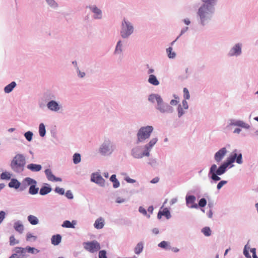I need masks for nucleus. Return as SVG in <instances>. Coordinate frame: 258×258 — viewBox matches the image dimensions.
<instances>
[{
    "label": "nucleus",
    "instance_id": "nucleus-21",
    "mask_svg": "<svg viewBox=\"0 0 258 258\" xmlns=\"http://www.w3.org/2000/svg\"><path fill=\"white\" fill-rule=\"evenodd\" d=\"M20 183L17 179H12L9 182V186L10 187H14L16 189H18L20 186Z\"/></svg>",
    "mask_w": 258,
    "mask_h": 258
},
{
    "label": "nucleus",
    "instance_id": "nucleus-12",
    "mask_svg": "<svg viewBox=\"0 0 258 258\" xmlns=\"http://www.w3.org/2000/svg\"><path fill=\"white\" fill-rule=\"evenodd\" d=\"M227 153L226 148H222L217 152L214 156L215 160L217 162H220Z\"/></svg>",
    "mask_w": 258,
    "mask_h": 258
},
{
    "label": "nucleus",
    "instance_id": "nucleus-38",
    "mask_svg": "<svg viewBox=\"0 0 258 258\" xmlns=\"http://www.w3.org/2000/svg\"><path fill=\"white\" fill-rule=\"evenodd\" d=\"M19 243V241L16 240L14 235H12L10 237V244L11 245H14Z\"/></svg>",
    "mask_w": 258,
    "mask_h": 258
},
{
    "label": "nucleus",
    "instance_id": "nucleus-10",
    "mask_svg": "<svg viewBox=\"0 0 258 258\" xmlns=\"http://www.w3.org/2000/svg\"><path fill=\"white\" fill-rule=\"evenodd\" d=\"M16 253L13 254L9 258H25V250L24 248L16 247Z\"/></svg>",
    "mask_w": 258,
    "mask_h": 258
},
{
    "label": "nucleus",
    "instance_id": "nucleus-53",
    "mask_svg": "<svg viewBox=\"0 0 258 258\" xmlns=\"http://www.w3.org/2000/svg\"><path fill=\"white\" fill-rule=\"evenodd\" d=\"M66 196L69 199H72L73 198V195L70 190H68L66 192Z\"/></svg>",
    "mask_w": 258,
    "mask_h": 258
},
{
    "label": "nucleus",
    "instance_id": "nucleus-58",
    "mask_svg": "<svg viewBox=\"0 0 258 258\" xmlns=\"http://www.w3.org/2000/svg\"><path fill=\"white\" fill-rule=\"evenodd\" d=\"M139 212L141 213H142L143 214L145 215H147V211L146 210V209L144 208H143L142 207H140L139 208Z\"/></svg>",
    "mask_w": 258,
    "mask_h": 258
},
{
    "label": "nucleus",
    "instance_id": "nucleus-62",
    "mask_svg": "<svg viewBox=\"0 0 258 258\" xmlns=\"http://www.w3.org/2000/svg\"><path fill=\"white\" fill-rule=\"evenodd\" d=\"M159 178L158 177H155L151 181V182L152 183H156L159 181Z\"/></svg>",
    "mask_w": 258,
    "mask_h": 258
},
{
    "label": "nucleus",
    "instance_id": "nucleus-25",
    "mask_svg": "<svg viewBox=\"0 0 258 258\" xmlns=\"http://www.w3.org/2000/svg\"><path fill=\"white\" fill-rule=\"evenodd\" d=\"M36 184H33L30 186L29 189V192L31 195H36L38 193L39 190V188L36 187Z\"/></svg>",
    "mask_w": 258,
    "mask_h": 258
},
{
    "label": "nucleus",
    "instance_id": "nucleus-51",
    "mask_svg": "<svg viewBox=\"0 0 258 258\" xmlns=\"http://www.w3.org/2000/svg\"><path fill=\"white\" fill-rule=\"evenodd\" d=\"M174 97H175V99L171 100L170 101V104H171L172 105H176L179 102L178 97H176V96H174Z\"/></svg>",
    "mask_w": 258,
    "mask_h": 258
},
{
    "label": "nucleus",
    "instance_id": "nucleus-40",
    "mask_svg": "<svg viewBox=\"0 0 258 258\" xmlns=\"http://www.w3.org/2000/svg\"><path fill=\"white\" fill-rule=\"evenodd\" d=\"M62 226L63 227H67V228H73L74 227V226L71 223V222L68 220L64 221L63 222V224L62 225Z\"/></svg>",
    "mask_w": 258,
    "mask_h": 258
},
{
    "label": "nucleus",
    "instance_id": "nucleus-13",
    "mask_svg": "<svg viewBox=\"0 0 258 258\" xmlns=\"http://www.w3.org/2000/svg\"><path fill=\"white\" fill-rule=\"evenodd\" d=\"M45 174L47 179L51 181H61V179L59 177H56L52 173L49 169H47L45 171Z\"/></svg>",
    "mask_w": 258,
    "mask_h": 258
},
{
    "label": "nucleus",
    "instance_id": "nucleus-39",
    "mask_svg": "<svg viewBox=\"0 0 258 258\" xmlns=\"http://www.w3.org/2000/svg\"><path fill=\"white\" fill-rule=\"evenodd\" d=\"M1 178L2 179H10L11 178V174L8 172H3L1 175Z\"/></svg>",
    "mask_w": 258,
    "mask_h": 258
},
{
    "label": "nucleus",
    "instance_id": "nucleus-34",
    "mask_svg": "<svg viewBox=\"0 0 258 258\" xmlns=\"http://www.w3.org/2000/svg\"><path fill=\"white\" fill-rule=\"evenodd\" d=\"M81 161V155L80 154L75 153L73 156V162L75 164H78Z\"/></svg>",
    "mask_w": 258,
    "mask_h": 258
},
{
    "label": "nucleus",
    "instance_id": "nucleus-18",
    "mask_svg": "<svg viewBox=\"0 0 258 258\" xmlns=\"http://www.w3.org/2000/svg\"><path fill=\"white\" fill-rule=\"evenodd\" d=\"M241 46L237 44L235 45L230 51L231 55H239L241 53Z\"/></svg>",
    "mask_w": 258,
    "mask_h": 258
},
{
    "label": "nucleus",
    "instance_id": "nucleus-30",
    "mask_svg": "<svg viewBox=\"0 0 258 258\" xmlns=\"http://www.w3.org/2000/svg\"><path fill=\"white\" fill-rule=\"evenodd\" d=\"M133 156L136 158H141L143 157V155L140 153L139 149L138 148H135L132 150Z\"/></svg>",
    "mask_w": 258,
    "mask_h": 258
},
{
    "label": "nucleus",
    "instance_id": "nucleus-37",
    "mask_svg": "<svg viewBox=\"0 0 258 258\" xmlns=\"http://www.w3.org/2000/svg\"><path fill=\"white\" fill-rule=\"evenodd\" d=\"M172 50L171 47H169L166 50L168 57L171 58H173L175 56V53L174 52H172Z\"/></svg>",
    "mask_w": 258,
    "mask_h": 258
},
{
    "label": "nucleus",
    "instance_id": "nucleus-23",
    "mask_svg": "<svg viewBox=\"0 0 258 258\" xmlns=\"http://www.w3.org/2000/svg\"><path fill=\"white\" fill-rule=\"evenodd\" d=\"M16 86V83L15 82H11L10 84L5 87V92L7 93L11 92Z\"/></svg>",
    "mask_w": 258,
    "mask_h": 258
},
{
    "label": "nucleus",
    "instance_id": "nucleus-3",
    "mask_svg": "<svg viewBox=\"0 0 258 258\" xmlns=\"http://www.w3.org/2000/svg\"><path fill=\"white\" fill-rule=\"evenodd\" d=\"M25 164V159L22 154H17L11 163V167L13 171L21 172L23 171Z\"/></svg>",
    "mask_w": 258,
    "mask_h": 258
},
{
    "label": "nucleus",
    "instance_id": "nucleus-28",
    "mask_svg": "<svg viewBox=\"0 0 258 258\" xmlns=\"http://www.w3.org/2000/svg\"><path fill=\"white\" fill-rule=\"evenodd\" d=\"M51 190V188L50 187L47 186H43L41 188L39 193L41 195H45L49 193Z\"/></svg>",
    "mask_w": 258,
    "mask_h": 258
},
{
    "label": "nucleus",
    "instance_id": "nucleus-19",
    "mask_svg": "<svg viewBox=\"0 0 258 258\" xmlns=\"http://www.w3.org/2000/svg\"><path fill=\"white\" fill-rule=\"evenodd\" d=\"M61 237L59 234L52 236L51 238V243L54 245H58L61 241Z\"/></svg>",
    "mask_w": 258,
    "mask_h": 258
},
{
    "label": "nucleus",
    "instance_id": "nucleus-35",
    "mask_svg": "<svg viewBox=\"0 0 258 258\" xmlns=\"http://www.w3.org/2000/svg\"><path fill=\"white\" fill-rule=\"evenodd\" d=\"M92 11L96 14V18H100L101 17V11L96 7H94Z\"/></svg>",
    "mask_w": 258,
    "mask_h": 258
},
{
    "label": "nucleus",
    "instance_id": "nucleus-55",
    "mask_svg": "<svg viewBox=\"0 0 258 258\" xmlns=\"http://www.w3.org/2000/svg\"><path fill=\"white\" fill-rule=\"evenodd\" d=\"M46 1L47 3L52 7H55L57 5L54 0H46Z\"/></svg>",
    "mask_w": 258,
    "mask_h": 258
},
{
    "label": "nucleus",
    "instance_id": "nucleus-49",
    "mask_svg": "<svg viewBox=\"0 0 258 258\" xmlns=\"http://www.w3.org/2000/svg\"><path fill=\"white\" fill-rule=\"evenodd\" d=\"M227 181H225V180H222L220 182H219L218 184H217V189L219 190L221 188V187L224 185H225V184L227 183Z\"/></svg>",
    "mask_w": 258,
    "mask_h": 258
},
{
    "label": "nucleus",
    "instance_id": "nucleus-63",
    "mask_svg": "<svg viewBox=\"0 0 258 258\" xmlns=\"http://www.w3.org/2000/svg\"><path fill=\"white\" fill-rule=\"evenodd\" d=\"M250 251L252 254V257L255 256L256 254V249L254 248H251Z\"/></svg>",
    "mask_w": 258,
    "mask_h": 258
},
{
    "label": "nucleus",
    "instance_id": "nucleus-33",
    "mask_svg": "<svg viewBox=\"0 0 258 258\" xmlns=\"http://www.w3.org/2000/svg\"><path fill=\"white\" fill-rule=\"evenodd\" d=\"M23 183L25 184L26 183L27 184L30 185V186H31V185H33V184L37 183L36 181L35 180H34L30 177H27V178H25L23 181Z\"/></svg>",
    "mask_w": 258,
    "mask_h": 258
},
{
    "label": "nucleus",
    "instance_id": "nucleus-64",
    "mask_svg": "<svg viewBox=\"0 0 258 258\" xmlns=\"http://www.w3.org/2000/svg\"><path fill=\"white\" fill-rule=\"evenodd\" d=\"M153 210H154V208H153V206H150L148 208V211L151 214H152L153 213Z\"/></svg>",
    "mask_w": 258,
    "mask_h": 258
},
{
    "label": "nucleus",
    "instance_id": "nucleus-46",
    "mask_svg": "<svg viewBox=\"0 0 258 258\" xmlns=\"http://www.w3.org/2000/svg\"><path fill=\"white\" fill-rule=\"evenodd\" d=\"M99 258H107L106 252L105 250H102L99 251Z\"/></svg>",
    "mask_w": 258,
    "mask_h": 258
},
{
    "label": "nucleus",
    "instance_id": "nucleus-26",
    "mask_svg": "<svg viewBox=\"0 0 258 258\" xmlns=\"http://www.w3.org/2000/svg\"><path fill=\"white\" fill-rule=\"evenodd\" d=\"M28 220L32 225H36L38 223L37 218L33 215H29L28 217Z\"/></svg>",
    "mask_w": 258,
    "mask_h": 258
},
{
    "label": "nucleus",
    "instance_id": "nucleus-59",
    "mask_svg": "<svg viewBox=\"0 0 258 258\" xmlns=\"http://www.w3.org/2000/svg\"><path fill=\"white\" fill-rule=\"evenodd\" d=\"M35 251H36L37 252H38V250L37 249H35V248L31 247H29L28 248V251L29 252L34 253L35 252Z\"/></svg>",
    "mask_w": 258,
    "mask_h": 258
},
{
    "label": "nucleus",
    "instance_id": "nucleus-54",
    "mask_svg": "<svg viewBox=\"0 0 258 258\" xmlns=\"http://www.w3.org/2000/svg\"><path fill=\"white\" fill-rule=\"evenodd\" d=\"M5 212L4 211H1L0 212V224L2 223V222L3 221L4 218H5Z\"/></svg>",
    "mask_w": 258,
    "mask_h": 258
},
{
    "label": "nucleus",
    "instance_id": "nucleus-61",
    "mask_svg": "<svg viewBox=\"0 0 258 258\" xmlns=\"http://www.w3.org/2000/svg\"><path fill=\"white\" fill-rule=\"evenodd\" d=\"M125 180L128 183H135L136 180L128 177L125 178Z\"/></svg>",
    "mask_w": 258,
    "mask_h": 258
},
{
    "label": "nucleus",
    "instance_id": "nucleus-41",
    "mask_svg": "<svg viewBox=\"0 0 258 258\" xmlns=\"http://www.w3.org/2000/svg\"><path fill=\"white\" fill-rule=\"evenodd\" d=\"M24 136L28 141H31L32 139L33 133L30 131H28L25 134Z\"/></svg>",
    "mask_w": 258,
    "mask_h": 258
},
{
    "label": "nucleus",
    "instance_id": "nucleus-9",
    "mask_svg": "<svg viewBox=\"0 0 258 258\" xmlns=\"http://www.w3.org/2000/svg\"><path fill=\"white\" fill-rule=\"evenodd\" d=\"M91 181L102 186L105 184V180L98 174H93L91 176Z\"/></svg>",
    "mask_w": 258,
    "mask_h": 258
},
{
    "label": "nucleus",
    "instance_id": "nucleus-52",
    "mask_svg": "<svg viewBox=\"0 0 258 258\" xmlns=\"http://www.w3.org/2000/svg\"><path fill=\"white\" fill-rule=\"evenodd\" d=\"M246 248H247V246L245 245L244 250H243V254L247 258H251V256L249 255V254L248 253V251L247 250Z\"/></svg>",
    "mask_w": 258,
    "mask_h": 258
},
{
    "label": "nucleus",
    "instance_id": "nucleus-60",
    "mask_svg": "<svg viewBox=\"0 0 258 258\" xmlns=\"http://www.w3.org/2000/svg\"><path fill=\"white\" fill-rule=\"evenodd\" d=\"M150 150L146 149V150L145 152H144L142 154H141L142 155H143V157L144 156H149L150 155Z\"/></svg>",
    "mask_w": 258,
    "mask_h": 258
},
{
    "label": "nucleus",
    "instance_id": "nucleus-50",
    "mask_svg": "<svg viewBox=\"0 0 258 258\" xmlns=\"http://www.w3.org/2000/svg\"><path fill=\"white\" fill-rule=\"evenodd\" d=\"M178 113L179 117L181 116L184 114V111L181 105H179L178 107Z\"/></svg>",
    "mask_w": 258,
    "mask_h": 258
},
{
    "label": "nucleus",
    "instance_id": "nucleus-43",
    "mask_svg": "<svg viewBox=\"0 0 258 258\" xmlns=\"http://www.w3.org/2000/svg\"><path fill=\"white\" fill-rule=\"evenodd\" d=\"M121 41H119L117 43L115 52V53L121 52Z\"/></svg>",
    "mask_w": 258,
    "mask_h": 258
},
{
    "label": "nucleus",
    "instance_id": "nucleus-32",
    "mask_svg": "<svg viewBox=\"0 0 258 258\" xmlns=\"http://www.w3.org/2000/svg\"><path fill=\"white\" fill-rule=\"evenodd\" d=\"M39 133L41 137H43L45 136L46 131L45 127L43 123H41L40 124L39 126Z\"/></svg>",
    "mask_w": 258,
    "mask_h": 258
},
{
    "label": "nucleus",
    "instance_id": "nucleus-48",
    "mask_svg": "<svg viewBox=\"0 0 258 258\" xmlns=\"http://www.w3.org/2000/svg\"><path fill=\"white\" fill-rule=\"evenodd\" d=\"M55 191L57 193H58L60 195H62L64 194V190L62 188H60V187H57L55 188Z\"/></svg>",
    "mask_w": 258,
    "mask_h": 258
},
{
    "label": "nucleus",
    "instance_id": "nucleus-16",
    "mask_svg": "<svg viewBox=\"0 0 258 258\" xmlns=\"http://www.w3.org/2000/svg\"><path fill=\"white\" fill-rule=\"evenodd\" d=\"M47 106L50 110L52 111H56L59 109L58 104L55 101H51L49 102Z\"/></svg>",
    "mask_w": 258,
    "mask_h": 258
},
{
    "label": "nucleus",
    "instance_id": "nucleus-29",
    "mask_svg": "<svg viewBox=\"0 0 258 258\" xmlns=\"http://www.w3.org/2000/svg\"><path fill=\"white\" fill-rule=\"evenodd\" d=\"M158 140L157 138H153L152 139L150 142L145 146V149H147L148 150H150L152 147L155 145V144L157 143Z\"/></svg>",
    "mask_w": 258,
    "mask_h": 258
},
{
    "label": "nucleus",
    "instance_id": "nucleus-1",
    "mask_svg": "<svg viewBox=\"0 0 258 258\" xmlns=\"http://www.w3.org/2000/svg\"><path fill=\"white\" fill-rule=\"evenodd\" d=\"M235 161L239 164L242 163V154H239L238 155L236 150H234L231 153L230 156L227 158L226 162L222 164L217 169H216V172L218 175L223 174L226 171L227 167Z\"/></svg>",
    "mask_w": 258,
    "mask_h": 258
},
{
    "label": "nucleus",
    "instance_id": "nucleus-17",
    "mask_svg": "<svg viewBox=\"0 0 258 258\" xmlns=\"http://www.w3.org/2000/svg\"><path fill=\"white\" fill-rule=\"evenodd\" d=\"M27 168L32 171L37 172L40 171L42 167L39 164L31 163L28 165Z\"/></svg>",
    "mask_w": 258,
    "mask_h": 258
},
{
    "label": "nucleus",
    "instance_id": "nucleus-14",
    "mask_svg": "<svg viewBox=\"0 0 258 258\" xmlns=\"http://www.w3.org/2000/svg\"><path fill=\"white\" fill-rule=\"evenodd\" d=\"M217 169V165L213 164L210 168V173L211 174V178L214 181H219L220 180V177H219L218 174L216 172Z\"/></svg>",
    "mask_w": 258,
    "mask_h": 258
},
{
    "label": "nucleus",
    "instance_id": "nucleus-57",
    "mask_svg": "<svg viewBox=\"0 0 258 258\" xmlns=\"http://www.w3.org/2000/svg\"><path fill=\"white\" fill-rule=\"evenodd\" d=\"M182 107L184 109H187L188 108V104H187V101L185 100H184L182 101Z\"/></svg>",
    "mask_w": 258,
    "mask_h": 258
},
{
    "label": "nucleus",
    "instance_id": "nucleus-6",
    "mask_svg": "<svg viewBox=\"0 0 258 258\" xmlns=\"http://www.w3.org/2000/svg\"><path fill=\"white\" fill-rule=\"evenodd\" d=\"M133 27L130 23L124 20L122 23V27L120 34L122 38H127L133 32Z\"/></svg>",
    "mask_w": 258,
    "mask_h": 258
},
{
    "label": "nucleus",
    "instance_id": "nucleus-7",
    "mask_svg": "<svg viewBox=\"0 0 258 258\" xmlns=\"http://www.w3.org/2000/svg\"><path fill=\"white\" fill-rule=\"evenodd\" d=\"M83 245L86 250L92 253L96 252L100 249V244L95 240L84 242Z\"/></svg>",
    "mask_w": 258,
    "mask_h": 258
},
{
    "label": "nucleus",
    "instance_id": "nucleus-45",
    "mask_svg": "<svg viewBox=\"0 0 258 258\" xmlns=\"http://www.w3.org/2000/svg\"><path fill=\"white\" fill-rule=\"evenodd\" d=\"M235 125L237 126H240L243 127H248V125L247 124L245 123L242 121H238L235 123Z\"/></svg>",
    "mask_w": 258,
    "mask_h": 258
},
{
    "label": "nucleus",
    "instance_id": "nucleus-2",
    "mask_svg": "<svg viewBox=\"0 0 258 258\" xmlns=\"http://www.w3.org/2000/svg\"><path fill=\"white\" fill-rule=\"evenodd\" d=\"M204 4L199 9L198 14L201 19L202 23L204 24V19L206 15L212 12L213 6L216 2V0H202Z\"/></svg>",
    "mask_w": 258,
    "mask_h": 258
},
{
    "label": "nucleus",
    "instance_id": "nucleus-4",
    "mask_svg": "<svg viewBox=\"0 0 258 258\" xmlns=\"http://www.w3.org/2000/svg\"><path fill=\"white\" fill-rule=\"evenodd\" d=\"M149 100L152 102H157L158 106L157 109L160 112L164 113L170 112L172 111V107L168 104H165L163 103L161 97L156 94H151L149 97Z\"/></svg>",
    "mask_w": 258,
    "mask_h": 258
},
{
    "label": "nucleus",
    "instance_id": "nucleus-22",
    "mask_svg": "<svg viewBox=\"0 0 258 258\" xmlns=\"http://www.w3.org/2000/svg\"><path fill=\"white\" fill-rule=\"evenodd\" d=\"M14 227L17 231L20 233H22L24 230L23 225L19 221L14 223Z\"/></svg>",
    "mask_w": 258,
    "mask_h": 258
},
{
    "label": "nucleus",
    "instance_id": "nucleus-44",
    "mask_svg": "<svg viewBox=\"0 0 258 258\" xmlns=\"http://www.w3.org/2000/svg\"><path fill=\"white\" fill-rule=\"evenodd\" d=\"M207 204V201L205 199H201L199 202V206L201 207H204Z\"/></svg>",
    "mask_w": 258,
    "mask_h": 258
},
{
    "label": "nucleus",
    "instance_id": "nucleus-42",
    "mask_svg": "<svg viewBox=\"0 0 258 258\" xmlns=\"http://www.w3.org/2000/svg\"><path fill=\"white\" fill-rule=\"evenodd\" d=\"M183 96L185 99H189L190 98L189 93L186 88L183 89Z\"/></svg>",
    "mask_w": 258,
    "mask_h": 258
},
{
    "label": "nucleus",
    "instance_id": "nucleus-47",
    "mask_svg": "<svg viewBox=\"0 0 258 258\" xmlns=\"http://www.w3.org/2000/svg\"><path fill=\"white\" fill-rule=\"evenodd\" d=\"M158 246L161 248H167L168 247V243L165 241H163L158 244Z\"/></svg>",
    "mask_w": 258,
    "mask_h": 258
},
{
    "label": "nucleus",
    "instance_id": "nucleus-15",
    "mask_svg": "<svg viewBox=\"0 0 258 258\" xmlns=\"http://www.w3.org/2000/svg\"><path fill=\"white\" fill-rule=\"evenodd\" d=\"M162 216H164L166 217L167 219H169L170 218V213L169 211L167 208H164L163 209V210L160 211L157 215V217L158 219H161Z\"/></svg>",
    "mask_w": 258,
    "mask_h": 258
},
{
    "label": "nucleus",
    "instance_id": "nucleus-5",
    "mask_svg": "<svg viewBox=\"0 0 258 258\" xmlns=\"http://www.w3.org/2000/svg\"><path fill=\"white\" fill-rule=\"evenodd\" d=\"M153 131V127L152 126H147L141 127L137 134L138 143L142 142L148 139L151 134Z\"/></svg>",
    "mask_w": 258,
    "mask_h": 258
},
{
    "label": "nucleus",
    "instance_id": "nucleus-36",
    "mask_svg": "<svg viewBox=\"0 0 258 258\" xmlns=\"http://www.w3.org/2000/svg\"><path fill=\"white\" fill-rule=\"evenodd\" d=\"M202 231L204 234V235L207 236H209L211 234V230L210 228L208 227H204L202 229Z\"/></svg>",
    "mask_w": 258,
    "mask_h": 258
},
{
    "label": "nucleus",
    "instance_id": "nucleus-8",
    "mask_svg": "<svg viewBox=\"0 0 258 258\" xmlns=\"http://www.w3.org/2000/svg\"><path fill=\"white\" fill-rule=\"evenodd\" d=\"M112 151V146L109 141L104 142L99 148L100 153L104 156L111 154Z\"/></svg>",
    "mask_w": 258,
    "mask_h": 258
},
{
    "label": "nucleus",
    "instance_id": "nucleus-56",
    "mask_svg": "<svg viewBox=\"0 0 258 258\" xmlns=\"http://www.w3.org/2000/svg\"><path fill=\"white\" fill-rule=\"evenodd\" d=\"M34 238V239H36V236H33L31 233H27V237H26V239L27 241H29L31 239V238Z\"/></svg>",
    "mask_w": 258,
    "mask_h": 258
},
{
    "label": "nucleus",
    "instance_id": "nucleus-24",
    "mask_svg": "<svg viewBox=\"0 0 258 258\" xmlns=\"http://www.w3.org/2000/svg\"><path fill=\"white\" fill-rule=\"evenodd\" d=\"M148 81L150 84L155 86H157L159 84V82L157 79L156 77L153 75H150Z\"/></svg>",
    "mask_w": 258,
    "mask_h": 258
},
{
    "label": "nucleus",
    "instance_id": "nucleus-20",
    "mask_svg": "<svg viewBox=\"0 0 258 258\" xmlns=\"http://www.w3.org/2000/svg\"><path fill=\"white\" fill-rule=\"evenodd\" d=\"M95 228L97 229H101L104 226V220L102 218L97 219L94 224Z\"/></svg>",
    "mask_w": 258,
    "mask_h": 258
},
{
    "label": "nucleus",
    "instance_id": "nucleus-11",
    "mask_svg": "<svg viewBox=\"0 0 258 258\" xmlns=\"http://www.w3.org/2000/svg\"><path fill=\"white\" fill-rule=\"evenodd\" d=\"M196 197L194 196H188L186 197V203L187 206L190 208H198V206L195 204Z\"/></svg>",
    "mask_w": 258,
    "mask_h": 258
},
{
    "label": "nucleus",
    "instance_id": "nucleus-27",
    "mask_svg": "<svg viewBox=\"0 0 258 258\" xmlns=\"http://www.w3.org/2000/svg\"><path fill=\"white\" fill-rule=\"evenodd\" d=\"M110 180L113 183V187L114 188H117L119 187L120 183L119 181L116 178V175L115 174L112 175L110 177Z\"/></svg>",
    "mask_w": 258,
    "mask_h": 258
},
{
    "label": "nucleus",
    "instance_id": "nucleus-31",
    "mask_svg": "<svg viewBox=\"0 0 258 258\" xmlns=\"http://www.w3.org/2000/svg\"><path fill=\"white\" fill-rule=\"evenodd\" d=\"M143 245L142 242H139L138 243L136 247L135 248V252L139 254H140L143 250Z\"/></svg>",
    "mask_w": 258,
    "mask_h": 258
}]
</instances>
